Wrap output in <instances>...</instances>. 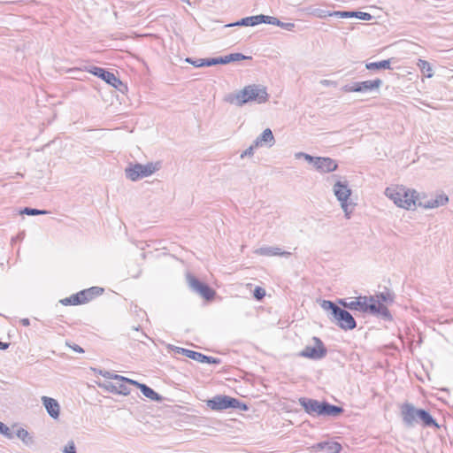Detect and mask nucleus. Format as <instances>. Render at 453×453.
<instances>
[{"label":"nucleus","instance_id":"nucleus-1","mask_svg":"<svg viewBox=\"0 0 453 453\" xmlns=\"http://www.w3.org/2000/svg\"><path fill=\"white\" fill-rule=\"evenodd\" d=\"M268 97L269 96L265 87L254 84L246 86L236 93L226 95L225 101L231 104L242 106L250 102L264 104L268 100Z\"/></svg>","mask_w":453,"mask_h":453},{"label":"nucleus","instance_id":"nucleus-2","mask_svg":"<svg viewBox=\"0 0 453 453\" xmlns=\"http://www.w3.org/2000/svg\"><path fill=\"white\" fill-rule=\"evenodd\" d=\"M401 417L403 424L408 427H412L419 419L425 426L438 427L435 419L428 411L423 409H417L412 403H404L401 408Z\"/></svg>","mask_w":453,"mask_h":453},{"label":"nucleus","instance_id":"nucleus-3","mask_svg":"<svg viewBox=\"0 0 453 453\" xmlns=\"http://www.w3.org/2000/svg\"><path fill=\"white\" fill-rule=\"evenodd\" d=\"M385 195L395 205L406 210H410L417 204L418 193L403 186L388 187L385 189Z\"/></svg>","mask_w":453,"mask_h":453},{"label":"nucleus","instance_id":"nucleus-4","mask_svg":"<svg viewBox=\"0 0 453 453\" xmlns=\"http://www.w3.org/2000/svg\"><path fill=\"white\" fill-rule=\"evenodd\" d=\"M321 307L326 311H330L332 320L343 330H352L357 326L356 320L353 316L345 309H342L332 301L324 300Z\"/></svg>","mask_w":453,"mask_h":453},{"label":"nucleus","instance_id":"nucleus-5","mask_svg":"<svg viewBox=\"0 0 453 453\" xmlns=\"http://www.w3.org/2000/svg\"><path fill=\"white\" fill-rule=\"evenodd\" d=\"M368 303L374 304L378 311L371 313V315L380 317L385 320H391L392 316L388 311L387 304L394 301V296L389 291L381 292L374 296H367Z\"/></svg>","mask_w":453,"mask_h":453},{"label":"nucleus","instance_id":"nucleus-6","mask_svg":"<svg viewBox=\"0 0 453 453\" xmlns=\"http://www.w3.org/2000/svg\"><path fill=\"white\" fill-rule=\"evenodd\" d=\"M333 191L341 203V207L345 213L346 219H349L356 204L351 202H348L351 195V189L349 188L348 182L346 180H336L333 186Z\"/></svg>","mask_w":453,"mask_h":453},{"label":"nucleus","instance_id":"nucleus-7","mask_svg":"<svg viewBox=\"0 0 453 453\" xmlns=\"http://www.w3.org/2000/svg\"><path fill=\"white\" fill-rule=\"evenodd\" d=\"M206 404L213 411H223L230 408L239 409L242 411L248 410V407L245 403H241L236 398L225 395H219L212 397L211 399L207 400Z\"/></svg>","mask_w":453,"mask_h":453},{"label":"nucleus","instance_id":"nucleus-8","mask_svg":"<svg viewBox=\"0 0 453 453\" xmlns=\"http://www.w3.org/2000/svg\"><path fill=\"white\" fill-rule=\"evenodd\" d=\"M160 167V163H148L146 165L134 164L126 168V176L127 179L136 181L140 179L150 176Z\"/></svg>","mask_w":453,"mask_h":453},{"label":"nucleus","instance_id":"nucleus-9","mask_svg":"<svg viewBox=\"0 0 453 453\" xmlns=\"http://www.w3.org/2000/svg\"><path fill=\"white\" fill-rule=\"evenodd\" d=\"M339 303L346 309L365 313H374L378 311L374 304H369L366 296H360L353 300L340 299Z\"/></svg>","mask_w":453,"mask_h":453},{"label":"nucleus","instance_id":"nucleus-10","mask_svg":"<svg viewBox=\"0 0 453 453\" xmlns=\"http://www.w3.org/2000/svg\"><path fill=\"white\" fill-rule=\"evenodd\" d=\"M312 341L314 342V346H306L299 353V356L312 360H319L324 358L327 354V349L325 347L323 342L316 336L312 338Z\"/></svg>","mask_w":453,"mask_h":453},{"label":"nucleus","instance_id":"nucleus-11","mask_svg":"<svg viewBox=\"0 0 453 453\" xmlns=\"http://www.w3.org/2000/svg\"><path fill=\"white\" fill-rule=\"evenodd\" d=\"M187 280L191 290L199 294L205 300H211L216 295V292L211 288H210L207 284L201 282L192 274L187 275Z\"/></svg>","mask_w":453,"mask_h":453},{"label":"nucleus","instance_id":"nucleus-12","mask_svg":"<svg viewBox=\"0 0 453 453\" xmlns=\"http://www.w3.org/2000/svg\"><path fill=\"white\" fill-rule=\"evenodd\" d=\"M187 280L191 290L199 294L205 300H211L216 295V292L211 288H210L207 284L201 282L192 274L187 275Z\"/></svg>","mask_w":453,"mask_h":453},{"label":"nucleus","instance_id":"nucleus-13","mask_svg":"<svg viewBox=\"0 0 453 453\" xmlns=\"http://www.w3.org/2000/svg\"><path fill=\"white\" fill-rule=\"evenodd\" d=\"M187 280L191 290L199 294L205 300H211L216 295V292L211 288H210L207 284L201 282L192 274L187 275Z\"/></svg>","mask_w":453,"mask_h":453},{"label":"nucleus","instance_id":"nucleus-14","mask_svg":"<svg viewBox=\"0 0 453 453\" xmlns=\"http://www.w3.org/2000/svg\"><path fill=\"white\" fill-rule=\"evenodd\" d=\"M187 280L191 290L199 294L205 300H211L216 295V292L211 288H210L207 284L201 282L192 274L187 275Z\"/></svg>","mask_w":453,"mask_h":453},{"label":"nucleus","instance_id":"nucleus-15","mask_svg":"<svg viewBox=\"0 0 453 453\" xmlns=\"http://www.w3.org/2000/svg\"><path fill=\"white\" fill-rule=\"evenodd\" d=\"M381 85L382 81L380 79H376L372 81H365L345 85L342 88V90L344 92H368L374 89H379Z\"/></svg>","mask_w":453,"mask_h":453},{"label":"nucleus","instance_id":"nucleus-16","mask_svg":"<svg viewBox=\"0 0 453 453\" xmlns=\"http://www.w3.org/2000/svg\"><path fill=\"white\" fill-rule=\"evenodd\" d=\"M448 202L449 197L445 194H439L431 198H426V196L421 198L418 194L417 203L418 204V206L423 207L425 209L438 208L440 206L445 205Z\"/></svg>","mask_w":453,"mask_h":453},{"label":"nucleus","instance_id":"nucleus-17","mask_svg":"<svg viewBox=\"0 0 453 453\" xmlns=\"http://www.w3.org/2000/svg\"><path fill=\"white\" fill-rule=\"evenodd\" d=\"M89 73L101 78L107 84L112 86L113 88H119V86L123 85L121 81L117 78L113 73H111L102 67L93 66L89 70Z\"/></svg>","mask_w":453,"mask_h":453},{"label":"nucleus","instance_id":"nucleus-18","mask_svg":"<svg viewBox=\"0 0 453 453\" xmlns=\"http://www.w3.org/2000/svg\"><path fill=\"white\" fill-rule=\"evenodd\" d=\"M299 403L307 413L318 416L322 415L320 410L323 407V402L321 403L318 400L302 397L299 399Z\"/></svg>","mask_w":453,"mask_h":453},{"label":"nucleus","instance_id":"nucleus-19","mask_svg":"<svg viewBox=\"0 0 453 453\" xmlns=\"http://www.w3.org/2000/svg\"><path fill=\"white\" fill-rule=\"evenodd\" d=\"M316 169L323 173H331L337 169L338 164L330 157H316L314 162Z\"/></svg>","mask_w":453,"mask_h":453},{"label":"nucleus","instance_id":"nucleus-20","mask_svg":"<svg viewBox=\"0 0 453 453\" xmlns=\"http://www.w3.org/2000/svg\"><path fill=\"white\" fill-rule=\"evenodd\" d=\"M42 402L51 418H58L59 417L60 406L57 400L49 396H42Z\"/></svg>","mask_w":453,"mask_h":453},{"label":"nucleus","instance_id":"nucleus-21","mask_svg":"<svg viewBox=\"0 0 453 453\" xmlns=\"http://www.w3.org/2000/svg\"><path fill=\"white\" fill-rule=\"evenodd\" d=\"M255 253L257 255L265 256V257H273V256L288 257L290 255V252L282 251L280 248L273 247V246L260 247L255 250Z\"/></svg>","mask_w":453,"mask_h":453},{"label":"nucleus","instance_id":"nucleus-22","mask_svg":"<svg viewBox=\"0 0 453 453\" xmlns=\"http://www.w3.org/2000/svg\"><path fill=\"white\" fill-rule=\"evenodd\" d=\"M171 349L174 353L182 354L183 356H185L188 358H191L193 360H196L199 363H200L201 359L205 358L204 354L196 352V351H194L191 349L176 347V346H172Z\"/></svg>","mask_w":453,"mask_h":453},{"label":"nucleus","instance_id":"nucleus-23","mask_svg":"<svg viewBox=\"0 0 453 453\" xmlns=\"http://www.w3.org/2000/svg\"><path fill=\"white\" fill-rule=\"evenodd\" d=\"M275 142L274 136L273 134V132L270 128H266L263 131V133L257 137L255 140V146H259L265 144H268L270 147H272Z\"/></svg>","mask_w":453,"mask_h":453},{"label":"nucleus","instance_id":"nucleus-24","mask_svg":"<svg viewBox=\"0 0 453 453\" xmlns=\"http://www.w3.org/2000/svg\"><path fill=\"white\" fill-rule=\"evenodd\" d=\"M322 411L321 416H330V417H336L340 415L343 409L340 406L330 404L329 403L323 402V407L320 410Z\"/></svg>","mask_w":453,"mask_h":453},{"label":"nucleus","instance_id":"nucleus-25","mask_svg":"<svg viewBox=\"0 0 453 453\" xmlns=\"http://www.w3.org/2000/svg\"><path fill=\"white\" fill-rule=\"evenodd\" d=\"M262 19L263 18H260L259 15L245 17V18H242L240 20H238L233 24H230L228 26L229 27H233V26L254 27L258 24H261Z\"/></svg>","mask_w":453,"mask_h":453},{"label":"nucleus","instance_id":"nucleus-26","mask_svg":"<svg viewBox=\"0 0 453 453\" xmlns=\"http://www.w3.org/2000/svg\"><path fill=\"white\" fill-rule=\"evenodd\" d=\"M140 390L144 396L152 401L160 402L163 399V397L159 394H157L154 389H152L146 384H142V386H141Z\"/></svg>","mask_w":453,"mask_h":453},{"label":"nucleus","instance_id":"nucleus-27","mask_svg":"<svg viewBox=\"0 0 453 453\" xmlns=\"http://www.w3.org/2000/svg\"><path fill=\"white\" fill-rule=\"evenodd\" d=\"M391 59H386L379 62H371L365 65L368 70L391 69Z\"/></svg>","mask_w":453,"mask_h":453},{"label":"nucleus","instance_id":"nucleus-28","mask_svg":"<svg viewBox=\"0 0 453 453\" xmlns=\"http://www.w3.org/2000/svg\"><path fill=\"white\" fill-rule=\"evenodd\" d=\"M16 436L26 445H31L34 443L33 436L24 428H19L16 431Z\"/></svg>","mask_w":453,"mask_h":453},{"label":"nucleus","instance_id":"nucleus-29","mask_svg":"<svg viewBox=\"0 0 453 453\" xmlns=\"http://www.w3.org/2000/svg\"><path fill=\"white\" fill-rule=\"evenodd\" d=\"M417 65L420 69L421 73L427 78H431L434 75L432 66L429 62L423 59H418Z\"/></svg>","mask_w":453,"mask_h":453},{"label":"nucleus","instance_id":"nucleus-30","mask_svg":"<svg viewBox=\"0 0 453 453\" xmlns=\"http://www.w3.org/2000/svg\"><path fill=\"white\" fill-rule=\"evenodd\" d=\"M220 58H221V65H226L230 62L240 61V60L250 58V57L244 56L242 53H232L227 56H224V57H220Z\"/></svg>","mask_w":453,"mask_h":453},{"label":"nucleus","instance_id":"nucleus-31","mask_svg":"<svg viewBox=\"0 0 453 453\" xmlns=\"http://www.w3.org/2000/svg\"><path fill=\"white\" fill-rule=\"evenodd\" d=\"M20 213L21 214L29 215V216H36V215H45V214H48L49 211H44V210L34 209V208H30V207H25L20 211Z\"/></svg>","mask_w":453,"mask_h":453},{"label":"nucleus","instance_id":"nucleus-32","mask_svg":"<svg viewBox=\"0 0 453 453\" xmlns=\"http://www.w3.org/2000/svg\"><path fill=\"white\" fill-rule=\"evenodd\" d=\"M326 450L328 453H340L342 450V445L336 441L326 442Z\"/></svg>","mask_w":453,"mask_h":453},{"label":"nucleus","instance_id":"nucleus-33","mask_svg":"<svg viewBox=\"0 0 453 453\" xmlns=\"http://www.w3.org/2000/svg\"><path fill=\"white\" fill-rule=\"evenodd\" d=\"M354 15H356L354 13V12L334 11V12H332L331 17L347 19V18H354Z\"/></svg>","mask_w":453,"mask_h":453},{"label":"nucleus","instance_id":"nucleus-34","mask_svg":"<svg viewBox=\"0 0 453 453\" xmlns=\"http://www.w3.org/2000/svg\"><path fill=\"white\" fill-rule=\"evenodd\" d=\"M221 65V58H202L201 65L203 66H211L215 65Z\"/></svg>","mask_w":453,"mask_h":453},{"label":"nucleus","instance_id":"nucleus-35","mask_svg":"<svg viewBox=\"0 0 453 453\" xmlns=\"http://www.w3.org/2000/svg\"><path fill=\"white\" fill-rule=\"evenodd\" d=\"M114 380H118V381H121V382H126V383H128L130 385H134L137 388H141V386H142V383H140L136 380H134L132 379H128V378H126L124 376H114Z\"/></svg>","mask_w":453,"mask_h":453},{"label":"nucleus","instance_id":"nucleus-36","mask_svg":"<svg viewBox=\"0 0 453 453\" xmlns=\"http://www.w3.org/2000/svg\"><path fill=\"white\" fill-rule=\"evenodd\" d=\"M116 394H119V395H127L130 394V389L126 385V382H121V381L117 382Z\"/></svg>","mask_w":453,"mask_h":453},{"label":"nucleus","instance_id":"nucleus-37","mask_svg":"<svg viewBox=\"0 0 453 453\" xmlns=\"http://www.w3.org/2000/svg\"><path fill=\"white\" fill-rule=\"evenodd\" d=\"M259 17L263 18L261 20V23H265V24H270V25H274V26H278V23L280 20L273 16H267V15H264V14H259Z\"/></svg>","mask_w":453,"mask_h":453},{"label":"nucleus","instance_id":"nucleus-38","mask_svg":"<svg viewBox=\"0 0 453 453\" xmlns=\"http://www.w3.org/2000/svg\"><path fill=\"white\" fill-rule=\"evenodd\" d=\"M76 296H79V299L81 301V304L92 299V295L89 296L87 289L80 291Z\"/></svg>","mask_w":453,"mask_h":453},{"label":"nucleus","instance_id":"nucleus-39","mask_svg":"<svg viewBox=\"0 0 453 453\" xmlns=\"http://www.w3.org/2000/svg\"><path fill=\"white\" fill-rule=\"evenodd\" d=\"M0 434L4 435L8 439L13 438V434L11 433L10 428L0 421Z\"/></svg>","mask_w":453,"mask_h":453},{"label":"nucleus","instance_id":"nucleus-40","mask_svg":"<svg viewBox=\"0 0 453 453\" xmlns=\"http://www.w3.org/2000/svg\"><path fill=\"white\" fill-rule=\"evenodd\" d=\"M356 15H354V18H357L362 20H371L372 19V16L368 12H354Z\"/></svg>","mask_w":453,"mask_h":453},{"label":"nucleus","instance_id":"nucleus-41","mask_svg":"<svg viewBox=\"0 0 453 453\" xmlns=\"http://www.w3.org/2000/svg\"><path fill=\"white\" fill-rule=\"evenodd\" d=\"M253 295L257 300H261L265 296V290L261 287H256Z\"/></svg>","mask_w":453,"mask_h":453},{"label":"nucleus","instance_id":"nucleus-42","mask_svg":"<svg viewBox=\"0 0 453 453\" xmlns=\"http://www.w3.org/2000/svg\"><path fill=\"white\" fill-rule=\"evenodd\" d=\"M313 14L318 18L323 19L327 16L331 17L332 12L322 10V9H317L314 11Z\"/></svg>","mask_w":453,"mask_h":453},{"label":"nucleus","instance_id":"nucleus-43","mask_svg":"<svg viewBox=\"0 0 453 453\" xmlns=\"http://www.w3.org/2000/svg\"><path fill=\"white\" fill-rule=\"evenodd\" d=\"M63 452L65 453H76V447L73 441L67 442L65 446Z\"/></svg>","mask_w":453,"mask_h":453},{"label":"nucleus","instance_id":"nucleus-44","mask_svg":"<svg viewBox=\"0 0 453 453\" xmlns=\"http://www.w3.org/2000/svg\"><path fill=\"white\" fill-rule=\"evenodd\" d=\"M257 146H255V142L250 145L248 149H246L242 154H241V157L243 158L244 157H250V156H253L254 154V150L257 148Z\"/></svg>","mask_w":453,"mask_h":453},{"label":"nucleus","instance_id":"nucleus-45","mask_svg":"<svg viewBox=\"0 0 453 453\" xmlns=\"http://www.w3.org/2000/svg\"><path fill=\"white\" fill-rule=\"evenodd\" d=\"M88 291V295H92V298L95 296H98V295H101L103 292H104V288H99V287H92L88 289H87Z\"/></svg>","mask_w":453,"mask_h":453},{"label":"nucleus","instance_id":"nucleus-46","mask_svg":"<svg viewBox=\"0 0 453 453\" xmlns=\"http://www.w3.org/2000/svg\"><path fill=\"white\" fill-rule=\"evenodd\" d=\"M278 27H280L285 30L291 31L295 27V24L290 23V22H288V23L282 22V21L279 20Z\"/></svg>","mask_w":453,"mask_h":453},{"label":"nucleus","instance_id":"nucleus-47","mask_svg":"<svg viewBox=\"0 0 453 453\" xmlns=\"http://www.w3.org/2000/svg\"><path fill=\"white\" fill-rule=\"evenodd\" d=\"M204 357L205 358L201 359L200 363L219 364V362H220L219 359L213 357H209V356L204 355Z\"/></svg>","mask_w":453,"mask_h":453},{"label":"nucleus","instance_id":"nucleus-48","mask_svg":"<svg viewBox=\"0 0 453 453\" xmlns=\"http://www.w3.org/2000/svg\"><path fill=\"white\" fill-rule=\"evenodd\" d=\"M185 61L187 63H189V64L193 65L196 67H202V65H201L202 58H198V59H195L194 60L191 58H187Z\"/></svg>","mask_w":453,"mask_h":453},{"label":"nucleus","instance_id":"nucleus-49","mask_svg":"<svg viewBox=\"0 0 453 453\" xmlns=\"http://www.w3.org/2000/svg\"><path fill=\"white\" fill-rule=\"evenodd\" d=\"M99 373L104 377V378H107V379H111V380H114V376H119V374H114L109 371H100Z\"/></svg>","mask_w":453,"mask_h":453},{"label":"nucleus","instance_id":"nucleus-50","mask_svg":"<svg viewBox=\"0 0 453 453\" xmlns=\"http://www.w3.org/2000/svg\"><path fill=\"white\" fill-rule=\"evenodd\" d=\"M66 345L71 348L72 349H73L74 351L78 352V353H83L84 352V349L80 347L79 345L77 344H71L69 342H66Z\"/></svg>","mask_w":453,"mask_h":453},{"label":"nucleus","instance_id":"nucleus-51","mask_svg":"<svg viewBox=\"0 0 453 453\" xmlns=\"http://www.w3.org/2000/svg\"><path fill=\"white\" fill-rule=\"evenodd\" d=\"M72 305H78L81 304V301L79 299V296L75 295H73L70 296Z\"/></svg>","mask_w":453,"mask_h":453},{"label":"nucleus","instance_id":"nucleus-52","mask_svg":"<svg viewBox=\"0 0 453 453\" xmlns=\"http://www.w3.org/2000/svg\"><path fill=\"white\" fill-rule=\"evenodd\" d=\"M104 388H105L107 390H109L110 392L116 394V390H117V383H116V384L109 383L108 385H105V386H104Z\"/></svg>","mask_w":453,"mask_h":453},{"label":"nucleus","instance_id":"nucleus-53","mask_svg":"<svg viewBox=\"0 0 453 453\" xmlns=\"http://www.w3.org/2000/svg\"><path fill=\"white\" fill-rule=\"evenodd\" d=\"M320 84L323 85V86H326V87H328V86H336V82L335 81H329V80H322L320 81Z\"/></svg>","mask_w":453,"mask_h":453},{"label":"nucleus","instance_id":"nucleus-54","mask_svg":"<svg viewBox=\"0 0 453 453\" xmlns=\"http://www.w3.org/2000/svg\"><path fill=\"white\" fill-rule=\"evenodd\" d=\"M326 442H319L313 446V448L317 450H326Z\"/></svg>","mask_w":453,"mask_h":453},{"label":"nucleus","instance_id":"nucleus-55","mask_svg":"<svg viewBox=\"0 0 453 453\" xmlns=\"http://www.w3.org/2000/svg\"><path fill=\"white\" fill-rule=\"evenodd\" d=\"M303 158H304L306 161H308V162H310V163H313V164H314L315 159H316V157H313L312 156H311V155H309V154H306V153L304 154Z\"/></svg>","mask_w":453,"mask_h":453},{"label":"nucleus","instance_id":"nucleus-56","mask_svg":"<svg viewBox=\"0 0 453 453\" xmlns=\"http://www.w3.org/2000/svg\"><path fill=\"white\" fill-rule=\"evenodd\" d=\"M60 303L63 305H72L71 298L70 297H66V298H64V299L60 300Z\"/></svg>","mask_w":453,"mask_h":453},{"label":"nucleus","instance_id":"nucleus-57","mask_svg":"<svg viewBox=\"0 0 453 453\" xmlns=\"http://www.w3.org/2000/svg\"><path fill=\"white\" fill-rule=\"evenodd\" d=\"M9 345L10 344L8 342H0V349H2V350L7 349Z\"/></svg>","mask_w":453,"mask_h":453},{"label":"nucleus","instance_id":"nucleus-58","mask_svg":"<svg viewBox=\"0 0 453 453\" xmlns=\"http://www.w3.org/2000/svg\"><path fill=\"white\" fill-rule=\"evenodd\" d=\"M20 323L24 326H28L30 325V321L28 319H22L20 320Z\"/></svg>","mask_w":453,"mask_h":453},{"label":"nucleus","instance_id":"nucleus-59","mask_svg":"<svg viewBox=\"0 0 453 453\" xmlns=\"http://www.w3.org/2000/svg\"><path fill=\"white\" fill-rule=\"evenodd\" d=\"M304 152H298L295 155L296 158H301L304 157Z\"/></svg>","mask_w":453,"mask_h":453}]
</instances>
